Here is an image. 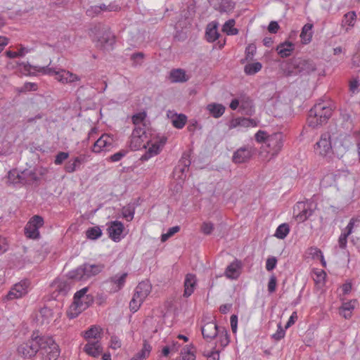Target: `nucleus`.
Here are the masks:
<instances>
[{
  "instance_id": "obj_15",
  "label": "nucleus",
  "mask_w": 360,
  "mask_h": 360,
  "mask_svg": "<svg viewBox=\"0 0 360 360\" xmlns=\"http://www.w3.org/2000/svg\"><path fill=\"white\" fill-rule=\"evenodd\" d=\"M107 231L109 237L115 242H118L121 240V234L124 231V225L121 221H114L110 222Z\"/></svg>"
},
{
  "instance_id": "obj_33",
  "label": "nucleus",
  "mask_w": 360,
  "mask_h": 360,
  "mask_svg": "<svg viewBox=\"0 0 360 360\" xmlns=\"http://www.w3.org/2000/svg\"><path fill=\"white\" fill-rule=\"evenodd\" d=\"M170 78L173 82H183L187 80L184 70L181 69L173 70L170 72Z\"/></svg>"
},
{
  "instance_id": "obj_53",
  "label": "nucleus",
  "mask_w": 360,
  "mask_h": 360,
  "mask_svg": "<svg viewBox=\"0 0 360 360\" xmlns=\"http://www.w3.org/2000/svg\"><path fill=\"white\" fill-rule=\"evenodd\" d=\"M57 289L60 294L66 295L70 289V284L67 281H60L57 286Z\"/></svg>"
},
{
  "instance_id": "obj_11",
  "label": "nucleus",
  "mask_w": 360,
  "mask_h": 360,
  "mask_svg": "<svg viewBox=\"0 0 360 360\" xmlns=\"http://www.w3.org/2000/svg\"><path fill=\"white\" fill-rule=\"evenodd\" d=\"M30 282L28 280H22L15 284L6 295L7 300L20 298L27 293V288Z\"/></svg>"
},
{
  "instance_id": "obj_2",
  "label": "nucleus",
  "mask_w": 360,
  "mask_h": 360,
  "mask_svg": "<svg viewBox=\"0 0 360 360\" xmlns=\"http://www.w3.org/2000/svg\"><path fill=\"white\" fill-rule=\"evenodd\" d=\"M32 69L44 75H55L56 79L63 84H71L80 80L78 75L64 69H56L49 66H32Z\"/></svg>"
},
{
  "instance_id": "obj_32",
  "label": "nucleus",
  "mask_w": 360,
  "mask_h": 360,
  "mask_svg": "<svg viewBox=\"0 0 360 360\" xmlns=\"http://www.w3.org/2000/svg\"><path fill=\"white\" fill-rule=\"evenodd\" d=\"M127 276V273H123L121 275L116 274L110 278L109 281L116 285L113 288L115 292L120 290L124 286Z\"/></svg>"
},
{
  "instance_id": "obj_6",
  "label": "nucleus",
  "mask_w": 360,
  "mask_h": 360,
  "mask_svg": "<svg viewBox=\"0 0 360 360\" xmlns=\"http://www.w3.org/2000/svg\"><path fill=\"white\" fill-rule=\"evenodd\" d=\"M40 338L38 335H32V338L27 342L22 343L18 347V352L24 358H32L39 352L40 349Z\"/></svg>"
},
{
  "instance_id": "obj_51",
  "label": "nucleus",
  "mask_w": 360,
  "mask_h": 360,
  "mask_svg": "<svg viewBox=\"0 0 360 360\" xmlns=\"http://www.w3.org/2000/svg\"><path fill=\"white\" fill-rule=\"evenodd\" d=\"M326 273L324 271L316 272V288H322L326 283Z\"/></svg>"
},
{
  "instance_id": "obj_45",
  "label": "nucleus",
  "mask_w": 360,
  "mask_h": 360,
  "mask_svg": "<svg viewBox=\"0 0 360 360\" xmlns=\"http://www.w3.org/2000/svg\"><path fill=\"white\" fill-rule=\"evenodd\" d=\"M235 3L231 0H221L219 5V11L229 13L233 10Z\"/></svg>"
},
{
  "instance_id": "obj_23",
  "label": "nucleus",
  "mask_w": 360,
  "mask_h": 360,
  "mask_svg": "<svg viewBox=\"0 0 360 360\" xmlns=\"http://www.w3.org/2000/svg\"><path fill=\"white\" fill-rule=\"evenodd\" d=\"M102 328L99 326H93L85 331L84 338L87 342L101 341L102 338Z\"/></svg>"
},
{
  "instance_id": "obj_55",
  "label": "nucleus",
  "mask_w": 360,
  "mask_h": 360,
  "mask_svg": "<svg viewBox=\"0 0 360 360\" xmlns=\"http://www.w3.org/2000/svg\"><path fill=\"white\" fill-rule=\"evenodd\" d=\"M68 158H69L68 153L59 152L55 157L54 163L56 165H60Z\"/></svg>"
},
{
  "instance_id": "obj_59",
  "label": "nucleus",
  "mask_w": 360,
  "mask_h": 360,
  "mask_svg": "<svg viewBox=\"0 0 360 360\" xmlns=\"http://www.w3.org/2000/svg\"><path fill=\"white\" fill-rule=\"evenodd\" d=\"M181 354V360H195V355L189 349H184Z\"/></svg>"
},
{
  "instance_id": "obj_60",
  "label": "nucleus",
  "mask_w": 360,
  "mask_h": 360,
  "mask_svg": "<svg viewBox=\"0 0 360 360\" xmlns=\"http://www.w3.org/2000/svg\"><path fill=\"white\" fill-rule=\"evenodd\" d=\"M255 140L258 143L265 142L266 143H267L268 136L266 135V132L264 131H262V130L258 131L255 134Z\"/></svg>"
},
{
  "instance_id": "obj_28",
  "label": "nucleus",
  "mask_w": 360,
  "mask_h": 360,
  "mask_svg": "<svg viewBox=\"0 0 360 360\" xmlns=\"http://www.w3.org/2000/svg\"><path fill=\"white\" fill-rule=\"evenodd\" d=\"M111 138L108 135H102L94 143L93 151L100 153L101 150L111 145Z\"/></svg>"
},
{
  "instance_id": "obj_24",
  "label": "nucleus",
  "mask_w": 360,
  "mask_h": 360,
  "mask_svg": "<svg viewBox=\"0 0 360 360\" xmlns=\"http://www.w3.org/2000/svg\"><path fill=\"white\" fill-rule=\"evenodd\" d=\"M86 160L84 156L75 157L72 160L68 161L65 165V170L68 173H73L77 170L80 165Z\"/></svg>"
},
{
  "instance_id": "obj_57",
  "label": "nucleus",
  "mask_w": 360,
  "mask_h": 360,
  "mask_svg": "<svg viewBox=\"0 0 360 360\" xmlns=\"http://www.w3.org/2000/svg\"><path fill=\"white\" fill-rule=\"evenodd\" d=\"M134 210L130 207H124L122 208V215L127 221H131L134 218Z\"/></svg>"
},
{
  "instance_id": "obj_37",
  "label": "nucleus",
  "mask_w": 360,
  "mask_h": 360,
  "mask_svg": "<svg viewBox=\"0 0 360 360\" xmlns=\"http://www.w3.org/2000/svg\"><path fill=\"white\" fill-rule=\"evenodd\" d=\"M356 21V14L354 11L345 14L342 19V26L353 27Z\"/></svg>"
},
{
  "instance_id": "obj_29",
  "label": "nucleus",
  "mask_w": 360,
  "mask_h": 360,
  "mask_svg": "<svg viewBox=\"0 0 360 360\" xmlns=\"http://www.w3.org/2000/svg\"><path fill=\"white\" fill-rule=\"evenodd\" d=\"M206 108L214 118L220 117L225 112V107L223 105L215 103L208 104Z\"/></svg>"
},
{
  "instance_id": "obj_56",
  "label": "nucleus",
  "mask_w": 360,
  "mask_h": 360,
  "mask_svg": "<svg viewBox=\"0 0 360 360\" xmlns=\"http://www.w3.org/2000/svg\"><path fill=\"white\" fill-rule=\"evenodd\" d=\"M256 53V46L255 44H251L248 45L245 49V59L251 60Z\"/></svg>"
},
{
  "instance_id": "obj_27",
  "label": "nucleus",
  "mask_w": 360,
  "mask_h": 360,
  "mask_svg": "<svg viewBox=\"0 0 360 360\" xmlns=\"http://www.w3.org/2000/svg\"><path fill=\"white\" fill-rule=\"evenodd\" d=\"M256 122L254 120L245 117H238L231 120L229 124V129H233L237 127H250L255 126Z\"/></svg>"
},
{
  "instance_id": "obj_8",
  "label": "nucleus",
  "mask_w": 360,
  "mask_h": 360,
  "mask_svg": "<svg viewBox=\"0 0 360 360\" xmlns=\"http://www.w3.org/2000/svg\"><path fill=\"white\" fill-rule=\"evenodd\" d=\"M44 225V219L39 216L32 217L25 227V233L27 238L36 239L39 237V229Z\"/></svg>"
},
{
  "instance_id": "obj_44",
  "label": "nucleus",
  "mask_w": 360,
  "mask_h": 360,
  "mask_svg": "<svg viewBox=\"0 0 360 360\" xmlns=\"http://www.w3.org/2000/svg\"><path fill=\"white\" fill-rule=\"evenodd\" d=\"M348 233H349V231L347 229V227L346 226L342 231V233H341L340 236H339L338 243L339 247L342 249H345L347 248V238H348V236H350V234Z\"/></svg>"
},
{
  "instance_id": "obj_42",
  "label": "nucleus",
  "mask_w": 360,
  "mask_h": 360,
  "mask_svg": "<svg viewBox=\"0 0 360 360\" xmlns=\"http://www.w3.org/2000/svg\"><path fill=\"white\" fill-rule=\"evenodd\" d=\"M262 68V64L259 62H256L246 65L244 68V71L247 75H252L259 72Z\"/></svg>"
},
{
  "instance_id": "obj_5",
  "label": "nucleus",
  "mask_w": 360,
  "mask_h": 360,
  "mask_svg": "<svg viewBox=\"0 0 360 360\" xmlns=\"http://www.w3.org/2000/svg\"><path fill=\"white\" fill-rule=\"evenodd\" d=\"M315 203L313 200L298 202L294 207V216L297 222H303L313 215Z\"/></svg>"
},
{
  "instance_id": "obj_3",
  "label": "nucleus",
  "mask_w": 360,
  "mask_h": 360,
  "mask_svg": "<svg viewBox=\"0 0 360 360\" xmlns=\"http://www.w3.org/2000/svg\"><path fill=\"white\" fill-rule=\"evenodd\" d=\"M104 265L102 264H84L75 270L69 272L68 276L74 280H86L89 278L96 276L103 271Z\"/></svg>"
},
{
  "instance_id": "obj_30",
  "label": "nucleus",
  "mask_w": 360,
  "mask_h": 360,
  "mask_svg": "<svg viewBox=\"0 0 360 360\" xmlns=\"http://www.w3.org/2000/svg\"><path fill=\"white\" fill-rule=\"evenodd\" d=\"M312 28L313 24L310 23L306 24L302 27V32L300 33V39L303 44H307L311 41L313 34Z\"/></svg>"
},
{
  "instance_id": "obj_14",
  "label": "nucleus",
  "mask_w": 360,
  "mask_h": 360,
  "mask_svg": "<svg viewBox=\"0 0 360 360\" xmlns=\"http://www.w3.org/2000/svg\"><path fill=\"white\" fill-rule=\"evenodd\" d=\"M252 153L249 147H241L234 152L232 161L236 164L245 163L250 160Z\"/></svg>"
},
{
  "instance_id": "obj_19",
  "label": "nucleus",
  "mask_w": 360,
  "mask_h": 360,
  "mask_svg": "<svg viewBox=\"0 0 360 360\" xmlns=\"http://www.w3.org/2000/svg\"><path fill=\"white\" fill-rule=\"evenodd\" d=\"M219 329L215 323L208 322L202 328V334L204 338L211 340L217 335Z\"/></svg>"
},
{
  "instance_id": "obj_36",
  "label": "nucleus",
  "mask_w": 360,
  "mask_h": 360,
  "mask_svg": "<svg viewBox=\"0 0 360 360\" xmlns=\"http://www.w3.org/2000/svg\"><path fill=\"white\" fill-rule=\"evenodd\" d=\"M219 33L217 31V28L216 25L212 26V27L208 26L207 27L206 32H205V37H206V39L209 42L214 41L216 39H217L219 38Z\"/></svg>"
},
{
  "instance_id": "obj_38",
  "label": "nucleus",
  "mask_w": 360,
  "mask_h": 360,
  "mask_svg": "<svg viewBox=\"0 0 360 360\" xmlns=\"http://www.w3.org/2000/svg\"><path fill=\"white\" fill-rule=\"evenodd\" d=\"M151 346L145 340L142 349L138 352L131 360H142L149 354Z\"/></svg>"
},
{
  "instance_id": "obj_34",
  "label": "nucleus",
  "mask_w": 360,
  "mask_h": 360,
  "mask_svg": "<svg viewBox=\"0 0 360 360\" xmlns=\"http://www.w3.org/2000/svg\"><path fill=\"white\" fill-rule=\"evenodd\" d=\"M160 152V147L158 144L154 143L148 148V150L143 154L141 160L146 161L154 155H157Z\"/></svg>"
},
{
  "instance_id": "obj_41",
  "label": "nucleus",
  "mask_w": 360,
  "mask_h": 360,
  "mask_svg": "<svg viewBox=\"0 0 360 360\" xmlns=\"http://www.w3.org/2000/svg\"><path fill=\"white\" fill-rule=\"evenodd\" d=\"M290 228L288 224H282L276 229L275 236L279 239H284L289 233Z\"/></svg>"
},
{
  "instance_id": "obj_18",
  "label": "nucleus",
  "mask_w": 360,
  "mask_h": 360,
  "mask_svg": "<svg viewBox=\"0 0 360 360\" xmlns=\"http://www.w3.org/2000/svg\"><path fill=\"white\" fill-rule=\"evenodd\" d=\"M83 350L91 356L98 357L103 353V347L101 341L89 342L84 345Z\"/></svg>"
},
{
  "instance_id": "obj_7",
  "label": "nucleus",
  "mask_w": 360,
  "mask_h": 360,
  "mask_svg": "<svg viewBox=\"0 0 360 360\" xmlns=\"http://www.w3.org/2000/svg\"><path fill=\"white\" fill-rule=\"evenodd\" d=\"M335 108L334 103L330 101H323L316 103V123L326 122L333 114Z\"/></svg>"
},
{
  "instance_id": "obj_12",
  "label": "nucleus",
  "mask_w": 360,
  "mask_h": 360,
  "mask_svg": "<svg viewBox=\"0 0 360 360\" xmlns=\"http://www.w3.org/2000/svg\"><path fill=\"white\" fill-rule=\"evenodd\" d=\"M347 227L351 236V242L354 245L360 246V217L352 218Z\"/></svg>"
},
{
  "instance_id": "obj_10",
  "label": "nucleus",
  "mask_w": 360,
  "mask_h": 360,
  "mask_svg": "<svg viewBox=\"0 0 360 360\" xmlns=\"http://www.w3.org/2000/svg\"><path fill=\"white\" fill-rule=\"evenodd\" d=\"M284 141V135L281 132L274 133L268 136L267 147L269 148V153L272 156H276L281 150Z\"/></svg>"
},
{
  "instance_id": "obj_13",
  "label": "nucleus",
  "mask_w": 360,
  "mask_h": 360,
  "mask_svg": "<svg viewBox=\"0 0 360 360\" xmlns=\"http://www.w3.org/2000/svg\"><path fill=\"white\" fill-rule=\"evenodd\" d=\"M114 43V34L109 30H105L102 36L98 38L96 46L101 49L109 50L112 49Z\"/></svg>"
},
{
  "instance_id": "obj_4",
  "label": "nucleus",
  "mask_w": 360,
  "mask_h": 360,
  "mask_svg": "<svg viewBox=\"0 0 360 360\" xmlns=\"http://www.w3.org/2000/svg\"><path fill=\"white\" fill-rule=\"evenodd\" d=\"M39 354L42 360H56L60 355L58 345L51 337L42 336L40 338Z\"/></svg>"
},
{
  "instance_id": "obj_25",
  "label": "nucleus",
  "mask_w": 360,
  "mask_h": 360,
  "mask_svg": "<svg viewBox=\"0 0 360 360\" xmlns=\"http://www.w3.org/2000/svg\"><path fill=\"white\" fill-rule=\"evenodd\" d=\"M37 319L42 325L49 324L53 319L52 310L46 307L41 308L37 316Z\"/></svg>"
},
{
  "instance_id": "obj_47",
  "label": "nucleus",
  "mask_w": 360,
  "mask_h": 360,
  "mask_svg": "<svg viewBox=\"0 0 360 360\" xmlns=\"http://www.w3.org/2000/svg\"><path fill=\"white\" fill-rule=\"evenodd\" d=\"M186 119L185 115L179 114L172 120V124L177 129H182L186 122Z\"/></svg>"
},
{
  "instance_id": "obj_62",
  "label": "nucleus",
  "mask_w": 360,
  "mask_h": 360,
  "mask_svg": "<svg viewBox=\"0 0 360 360\" xmlns=\"http://www.w3.org/2000/svg\"><path fill=\"white\" fill-rule=\"evenodd\" d=\"M188 169V167H184V165L181 164H178L174 169V173L175 174H178L179 177L182 179L184 174V172Z\"/></svg>"
},
{
  "instance_id": "obj_49",
  "label": "nucleus",
  "mask_w": 360,
  "mask_h": 360,
  "mask_svg": "<svg viewBox=\"0 0 360 360\" xmlns=\"http://www.w3.org/2000/svg\"><path fill=\"white\" fill-rule=\"evenodd\" d=\"M86 15L90 18H94L102 13L99 5L91 6L87 8Z\"/></svg>"
},
{
  "instance_id": "obj_20",
  "label": "nucleus",
  "mask_w": 360,
  "mask_h": 360,
  "mask_svg": "<svg viewBox=\"0 0 360 360\" xmlns=\"http://www.w3.org/2000/svg\"><path fill=\"white\" fill-rule=\"evenodd\" d=\"M316 146L320 149V155H326L330 153L332 149L330 134L327 132L322 134L319 141L316 143Z\"/></svg>"
},
{
  "instance_id": "obj_43",
  "label": "nucleus",
  "mask_w": 360,
  "mask_h": 360,
  "mask_svg": "<svg viewBox=\"0 0 360 360\" xmlns=\"http://www.w3.org/2000/svg\"><path fill=\"white\" fill-rule=\"evenodd\" d=\"M235 20L233 19L229 20L225 22L223 27V30L226 32L228 34L230 35H236L238 33V30L234 28Z\"/></svg>"
},
{
  "instance_id": "obj_21",
  "label": "nucleus",
  "mask_w": 360,
  "mask_h": 360,
  "mask_svg": "<svg viewBox=\"0 0 360 360\" xmlns=\"http://www.w3.org/2000/svg\"><path fill=\"white\" fill-rule=\"evenodd\" d=\"M241 268V262L238 259H235L226 267L225 271V275L229 278L236 279L240 274Z\"/></svg>"
},
{
  "instance_id": "obj_35",
  "label": "nucleus",
  "mask_w": 360,
  "mask_h": 360,
  "mask_svg": "<svg viewBox=\"0 0 360 360\" xmlns=\"http://www.w3.org/2000/svg\"><path fill=\"white\" fill-rule=\"evenodd\" d=\"M146 118V113L145 112H141L134 115L131 117V120L133 124H134V128H137L138 127H142L145 128L146 124L144 121Z\"/></svg>"
},
{
  "instance_id": "obj_63",
  "label": "nucleus",
  "mask_w": 360,
  "mask_h": 360,
  "mask_svg": "<svg viewBox=\"0 0 360 360\" xmlns=\"http://www.w3.org/2000/svg\"><path fill=\"white\" fill-rule=\"evenodd\" d=\"M276 263H277V259L276 257H269L266 262V270L269 271L273 270L276 267Z\"/></svg>"
},
{
  "instance_id": "obj_31",
  "label": "nucleus",
  "mask_w": 360,
  "mask_h": 360,
  "mask_svg": "<svg viewBox=\"0 0 360 360\" xmlns=\"http://www.w3.org/2000/svg\"><path fill=\"white\" fill-rule=\"evenodd\" d=\"M150 292V285L146 282L140 283L136 288L134 294L141 299L145 300Z\"/></svg>"
},
{
  "instance_id": "obj_17",
  "label": "nucleus",
  "mask_w": 360,
  "mask_h": 360,
  "mask_svg": "<svg viewBox=\"0 0 360 360\" xmlns=\"http://www.w3.org/2000/svg\"><path fill=\"white\" fill-rule=\"evenodd\" d=\"M357 305L358 301L355 299L343 302L339 308V313L345 319H349L352 317V312Z\"/></svg>"
},
{
  "instance_id": "obj_54",
  "label": "nucleus",
  "mask_w": 360,
  "mask_h": 360,
  "mask_svg": "<svg viewBox=\"0 0 360 360\" xmlns=\"http://www.w3.org/2000/svg\"><path fill=\"white\" fill-rule=\"evenodd\" d=\"M360 84L357 79L354 78L349 81V91L352 94H356L359 91Z\"/></svg>"
},
{
  "instance_id": "obj_22",
  "label": "nucleus",
  "mask_w": 360,
  "mask_h": 360,
  "mask_svg": "<svg viewBox=\"0 0 360 360\" xmlns=\"http://www.w3.org/2000/svg\"><path fill=\"white\" fill-rule=\"evenodd\" d=\"M27 175L26 171L19 173L16 169L11 170L8 174V181L12 184H26L27 182Z\"/></svg>"
},
{
  "instance_id": "obj_39",
  "label": "nucleus",
  "mask_w": 360,
  "mask_h": 360,
  "mask_svg": "<svg viewBox=\"0 0 360 360\" xmlns=\"http://www.w3.org/2000/svg\"><path fill=\"white\" fill-rule=\"evenodd\" d=\"M102 235V231L98 226L89 228L86 231V236L90 240H96Z\"/></svg>"
},
{
  "instance_id": "obj_52",
  "label": "nucleus",
  "mask_w": 360,
  "mask_h": 360,
  "mask_svg": "<svg viewBox=\"0 0 360 360\" xmlns=\"http://www.w3.org/2000/svg\"><path fill=\"white\" fill-rule=\"evenodd\" d=\"M309 117L307 119V125L305 126L302 130V134H304L309 131V130H314L315 129V122L314 117H312L313 110H310Z\"/></svg>"
},
{
  "instance_id": "obj_58",
  "label": "nucleus",
  "mask_w": 360,
  "mask_h": 360,
  "mask_svg": "<svg viewBox=\"0 0 360 360\" xmlns=\"http://www.w3.org/2000/svg\"><path fill=\"white\" fill-rule=\"evenodd\" d=\"M214 230V224L211 222H203L201 226V231L205 235H210Z\"/></svg>"
},
{
  "instance_id": "obj_1",
  "label": "nucleus",
  "mask_w": 360,
  "mask_h": 360,
  "mask_svg": "<svg viewBox=\"0 0 360 360\" xmlns=\"http://www.w3.org/2000/svg\"><path fill=\"white\" fill-rule=\"evenodd\" d=\"M88 288H84L74 295V301L70 307V318L76 317L82 311L87 309L93 302L94 297L87 295Z\"/></svg>"
},
{
  "instance_id": "obj_46",
  "label": "nucleus",
  "mask_w": 360,
  "mask_h": 360,
  "mask_svg": "<svg viewBox=\"0 0 360 360\" xmlns=\"http://www.w3.org/2000/svg\"><path fill=\"white\" fill-rule=\"evenodd\" d=\"M99 6L101 8V11L102 13L112 11L117 12L121 9V7L119 5L116 4L115 2H111L108 5H106L105 4H101Z\"/></svg>"
},
{
  "instance_id": "obj_50",
  "label": "nucleus",
  "mask_w": 360,
  "mask_h": 360,
  "mask_svg": "<svg viewBox=\"0 0 360 360\" xmlns=\"http://www.w3.org/2000/svg\"><path fill=\"white\" fill-rule=\"evenodd\" d=\"M180 230V227L179 226H175L169 229L166 233H163L161 236L162 242H165L168 240L170 237H172L174 234L179 232Z\"/></svg>"
},
{
  "instance_id": "obj_64",
  "label": "nucleus",
  "mask_w": 360,
  "mask_h": 360,
  "mask_svg": "<svg viewBox=\"0 0 360 360\" xmlns=\"http://www.w3.org/2000/svg\"><path fill=\"white\" fill-rule=\"evenodd\" d=\"M276 277L274 275H272L268 283V291L269 292L272 293L276 290Z\"/></svg>"
},
{
  "instance_id": "obj_48",
  "label": "nucleus",
  "mask_w": 360,
  "mask_h": 360,
  "mask_svg": "<svg viewBox=\"0 0 360 360\" xmlns=\"http://www.w3.org/2000/svg\"><path fill=\"white\" fill-rule=\"evenodd\" d=\"M143 300V299H141V297H137L136 294H134V296L129 302V308L131 311L136 312L139 309Z\"/></svg>"
},
{
  "instance_id": "obj_26",
  "label": "nucleus",
  "mask_w": 360,
  "mask_h": 360,
  "mask_svg": "<svg viewBox=\"0 0 360 360\" xmlns=\"http://www.w3.org/2000/svg\"><path fill=\"white\" fill-rule=\"evenodd\" d=\"M294 48L295 45L293 43L285 41L277 46L276 51L281 58H286L291 55Z\"/></svg>"
},
{
  "instance_id": "obj_16",
  "label": "nucleus",
  "mask_w": 360,
  "mask_h": 360,
  "mask_svg": "<svg viewBox=\"0 0 360 360\" xmlns=\"http://www.w3.org/2000/svg\"><path fill=\"white\" fill-rule=\"evenodd\" d=\"M197 285V278L193 274H187L186 275L184 286V290L183 296L184 297H190L194 292Z\"/></svg>"
},
{
  "instance_id": "obj_61",
  "label": "nucleus",
  "mask_w": 360,
  "mask_h": 360,
  "mask_svg": "<svg viewBox=\"0 0 360 360\" xmlns=\"http://www.w3.org/2000/svg\"><path fill=\"white\" fill-rule=\"evenodd\" d=\"M304 257L307 262L313 261L315 258V248H314V247L309 248L306 250Z\"/></svg>"
},
{
  "instance_id": "obj_9",
  "label": "nucleus",
  "mask_w": 360,
  "mask_h": 360,
  "mask_svg": "<svg viewBox=\"0 0 360 360\" xmlns=\"http://www.w3.org/2000/svg\"><path fill=\"white\" fill-rule=\"evenodd\" d=\"M147 139L146 129L142 127L134 128L130 140V148L131 150H136L141 147L146 148L144 142Z\"/></svg>"
},
{
  "instance_id": "obj_40",
  "label": "nucleus",
  "mask_w": 360,
  "mask_h": 360,
  "mask_svg": "<svg viewBox=\"0 0 360 360\" xmlns=\"http://www.w3.org/2000/svg\"><path fill=\"white\" fill-rule=\"evenodd\" d=\"M217 335L219 337V343L222 347L229 345V336L227 330L224 328H220Z\"/></svg>"
}]
</instances>
